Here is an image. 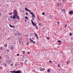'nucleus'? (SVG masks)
<instances>
[{
  "mask_svg": "<svg viewBox=\"0 0 73 73\" xmlns=\"http://www.w3.org/2000/svg\"><path fill=\"white\" fill-rule=\"evenodd\" d=\"M43 70H45V68H43Z\"/></svg>",
  "mask_w": 73,
  "mask_h": 73,
  "instance_id": "a18cd8bd",
  "label": "nucleus"
},
{
  "mask_svg": "<svg viewBox=\"0 0 73 73\" xmlns=\"http://www.w3.org/2000/svg\"><path fill=\"white\" fill-rule=\"evenodd\" d=\"M19 43H20V44H21V42L20 41H19Z\"/></svg>",
  "mask_w": 73,
  "mask_h": 73,
  "instance_id": "3c124183",
  "label": "nucleus"
},
{
  "mask_svg": "<svg viewBox=\"0 0 73 73\" xmlns=\"http://www.w3.org/2000/svg\"><path fill=\"white\" fill-rule=\"evenodd\" d=\"M49 62H50L51 63H52V62L51 61H49Z\"/></svg>",
  "mask_w": 73,
  "mask_h": 73,
  "instance_id": "72a5a7b5",
  "label": "nucleus"
},
{
  "mask_svg": "<svg viewBox=\"0 0 73 73\" xmlns=\"http://www.w3.org/2000/svg\"><path fill=\"white\" fill-rule=\"evenodd\" d=\"M49 18H50V19H51V18H52V17L50 16H50H49Z\"/></svg>",
  "mask_w": 73,
  "mask_h": 73,
  "instance_id": "bb28decb",
  "label": "nucleus"
},
{
  "mask_svg": "<svg viewBox=\"0 0 73 73\" xmlns=\"http://www.w3.org/2000/svg\"><path fill=\"white\" fill-rule=\"evenodd\" d=\"M17 56H19V54H17Z\"/></svg>",
  "mask_w": 73,
  "mask_h": 73,
  "instance_id": "c03bdc74",
  "label": "nucleus"
},
{
  "mask_svg": "<svg viewBox=\"0 0 73 73\" xmlns=\"http://www.w3.org/2000/svg\"><path fill=\"white\" fill-rule=\"evenodd\" d=\"M25 33H26V32H25Z\"/></svg>",
  "mask_w": 73,
  "mask_h": 73,
  "instance_id": "338daca9",
  "label": "nucleus"
},
{
  "mask_svg": "<svg viewBox=\"0 0 73 73\" xmlns=\"http://www.w3.org/2000/svg\"><path fill=\"white\" fill-rule=\"evenodd\" d=\"M35 17V15H34V14H33V15L32 16V17Z\"/></svg>",
  "mask_w": 73,
  "mask_h": 73,
  "instance_id": "c85d7f7f",
  "label": "nucleus"
},
{
  "mask_svg": "<svg viewBox=\"0 0 73 73\" xmlns=\"http://www.w3.org/2000/svg\"><path fill=\"white\" fill-rule=\"evenodd\" d=\"M26 36H27V37H28V35H27Z\"/></svg>",
  "mask_w": 73,
  "mask_h": 73,
  "instance_id": "4d7b16f0",
  "label": "nucleus"
},
{
  "mask_svg": "<svg viewBox=\"0 0 73 73\" xmlns=\"http://www.w3.org/2000/svg\"><path fill=\"white\" fill-rule=\"evenodd\" d=\"M62 11L64 12H65V10L64 9H62Z\"/></svg>",
  "mask_w": 73,
  "mask_h": 73,
  "instance_id": "f3484780",
  "label": "nucleus"
},
{
  "mask_svg": "<svg viewBox=\"0 0 73 73\" xmlns=\"http://www.w3.org/2000/svg\"><path fill=\"white\" fill-rule=\"evenodd\" d=\"M13 19H17V18H16V16H15V15H13Z\"/></svg>",
  "mask_w": 73,
  "mask_h": 73,
  "instance_id": "20e7f679",
  "label": "nucleus"
},
{
  "mask_svg": "<svg viewBox=\"0 0 73 73\" xmlns=\"http://www.w3.org/2000/svg\"><path fill=\"white\" fill-rule=\"evenodd\" d=\"M25 10L27 11H28V12H29V11H30V10L29 9H28L27 7H26L25 8Z\"/></svg>",
  "mask_w": 73,
  "mask_h": 73,
  "instance_id": "0eeeda50",
  "label": "nucleus"
},
{
  "mask_svg": "<svg viewBox=\"0 0 73 73\" xmlns=\"http://www.w3.org/2000/svg\"><path fill=\"white\" fill-rule=\"evenodd\" d=\"M32 24H33V25H34V26H35L36 25V24L34 22L32 23Z\"/></svg>",
  "mask_w": 73,
  "mask_h": 73,
  "instance_id": "4468645a",
  "label": "nucleus"
},
{
  "mask_svg": "<svg viewBox=\"0 0 73 73\" xmlns=\"http://www.w3.org/2000/svg\"><path fill=\"white\" fill-rule=\"evenodd\" d=\"M34 34L35 35V36H36V37L37 39H38V35H37V34H36V33H35Z\"/></svg>",
  "mask_w": 73,
  "mask_h": 73,
  "instance_id": "7ed1b4c3",
  "label": "nucleus"
},
{
  "mask_svg": "<svg viewBox=\"0 0 73 73\" xmlns=\"http://www.w3.org/2000/svg\"><path fill=\"white\" fill-rule=\"evenodd\" d=\"M18 35H20V34H18Z\"/></svg>",
  "mask_w": 73,
  "mask_h": 73,
  "instance_id": "5fc2aeb1",
  "label": "nucleus"
},
{
  "mask_svg": "<svg viewBox=\"0 0 73 73\" xmlns=\"http://www.w3.org/2000/svg\"><path fill=\"white\" fill-rule=\"evenodd\" d=\"M58 66L59 68H60V64H58Z\"/></svg>",
  "mask_w": 73,
  "mask_h": 73,
  "instance_id": "a211bd4d",
  "label": "nucleus"
},
{
  "mask_svg": "<svg viewBox=\"0 0 73 73\" xmlns=\"http://www.w3.org/2000/svg\"><path fill=\"white\" fill-rule=\"evenodd\" d=\"M0 69H2V67L0 66Z\"/></svg>",
  "mask_w": 73,
  "mask_h": 73,
  "instance_id": "e433bc0d",
  "label": "nucleus"
},
{
  "mask_svg": "<svg viewBox=\"0 0 73 73\" xmlns=\"http://www.w3.org/2000/svg\"><path fill=\"white\" fill-rule=\"evenodd\" d=\"M33 44H35V41H33Z\"/></svg>",
  "mask_w": 73,
  "mask_h": 73,
  "instance_id": "f704fd0d",
  "label": "nucleus"
},
{
  "mask_svg": "<svg viewBox=\"0 0 73 73\" xmlns=\"http://www.w3.org/2000/svg\"><path fill=\"white\" fill-rule=\"evenodd\" d=\"M13 14L15 16L17 17L18 19H20V18H19V16L17 15V10H15L14 11Z\"/></svg>",
  "mask_w": 73,
  "mask_h": 73,
  "instance_id": "f257e3e1",
  "label": "nucleus"
},
{
  "mask_svg": "<svg viewBox=\"0 0 73 73\" xmlns=\"http://www.w3.org/2000/svg\"><path fill=\"white\" fill-rule=\"evenodd\" d=\"M42 25V24L41 23H40L39 24V25Z\"/></svg>",
  "mask_w": 73,
  "mask_h": 73,
  "instance_id": "4be33fe9",
  "label": "nucleus"
},
{
  "mask_svg": "<svg viewBox=\"0 0 73 73\" xmlns=\"http://www.w3.org/2000/svg\"><path fill=\"white\" fill-rule=\"evenodd\" d=\"M66 63L67 64H69V62H68V61H67Z\"/></svg>",
  "mask_w": 73,
  "mask_h": 73,
  "instance_id": "473e14b6",
  "label": "nucleus"
},
{
  "mask_svg": "<svg viewBox=\"0 0 73 73\" xmlns=\"http://www.w3.org/2000/svg\"><path fill=\"white\" fill-rule=\"evenodd\" d=\"M25 21H26L27 22V19H25Z\"/></svg>",
  "mask_w": 73,
  "mask_h": 73,
  "instance_id": "a19ab883",
  "label": "nucleus"
},
{
  "mask_svg": "<svg viewBox=\"0 0 73 73\" xmlns=\"http://www.w3.org/2000/svg\"><path fill=\"white\" fill-rule=\"evenodd\" d=\"M52 52H53V51H52Z\"/></svg>",
  "mask_w": 73,
  "mask_h": 73,
  "instance_id": "774afa93",
  "label": "nucleus"
},
{
  "mask_svg": "<svg viewBox=\"0 0 73 73\" xmlns=\"http://www.w3.org/2000/svg\"><path fill=\"white\" fill-rule=\"evenodd\" d=\"M57 23H58V24H60V22H57Z\"/></svg>",
  "mask_w": 73,
  "mask_h": 73,
  "instance_id": "ea45409f",
  "label": "nucleus"
},
{
  "mask_svg": "<svg viewBox=\"0 0 73 73\" xmlns=\"http://www.w3.org/2000/svg\"><path fill=\"white\" fill-rule=\"evenodd\" d=\"M4 46L6 48V47L7 46V44H5V45H4Z\"/></svg>",
  "mask_w": 73,
  "mask_h": 73,
  "instance_id": "dca6fc26",
  "label": "nucleus"
},
{
  "mask_svg": "<svg viewBox=\"0 0 73 73\" xmlns=\"http://www.w3.org/2000/svg\"><path fill=\"white\" fill-rule=\"evenodd\" d=\"M29 39H30V41H31V42H33V40H32V39L31 38H29Z\"/></svg>",
  "mask_w": 73,
  "mask_h": 73,
  "instance_id": "9b49d317",
  "label": "nucleus"
},
{
  "mask_svg": "<svg viewBox=\"0 0 73 73\" xmlns=\"http://www.w3.org/2000/svg\"><path fill=\"white\" fill-rule=\"evenodd\" d=\"M25 61H26V62L27 61V60H26Z\"/></svg>",
  "mask_w": 73,
  "mask_h": 73,
  "instance_id": "6e6d98bb",
  "label": "nucleus"
},
{
  "mask_svg": "<svg viewBox=\"0 0 73 73\" xmlns=\"http://www.w3.org/2000/svg\"><path fill=\"white\" fill-rule=\"evenodd\" d=\"M72 34L71 33H70V36H72Z\"/></svg>",
  "mask_w": 73,
  "mask_h": 73,
  "instance_id": "a878e982",
  "label": "nucleus"
},
{
  "mask_svg": "<svg viewBox=\"0 0 73 73\" xmlns=\"http://www.w3.org/2000/svg\"><path fill=\"white\" fill-rule=\"evenodd\" d=\"M49 72H50V69H49L47 70V72H48V73Z\"/></svg>",
  "mask_w": 73,
  "mask_h": 73,
  "instance_id": "6ab92c4d",
  "label": "nucleus"
},
{
  "mask_svg": "<svg viewBox=\"0 0 73 73\" xmlns=\"http://www.w3.org/2000/svg\"><path fill=\"white\" fill-rule=\"evenodd\" d=\"M11 66H12L13 65V64H11Z\"/></svg>",
  "mask_w": 73,
  "mask_h": 73,
  "instance_id": "864d4df0",
  "label": "nucleus"
},
{
  "mask_svg": "<svg viewBox=\"0 0 73 73\" xmlns=\"http://www.w3.org/2000/svg\"><path fill=\"white\" fill-rule=\"evenodd\" d=\"M22 52H23V54H24V53H25V51H23Z\"/></svg>",
  "mask_w": 73,
  "mask_h": 73,
  "instance_id": "393cba45",
  "label": "nucleus"
},
{
  "mask_svg": "<svg viewBox=\"0 0 73 73\" xmlns=\"http://www.w3.org/2000/svg\"><path fill=\"white\" fill-rule=\"evenodd\" d=\"M9 25L10 27H11V28H15V26H12L10 24Z\"/></svg>",
  "mask_w": 73,
  "mask_h": 73,
  "instance_id": "9d476101",
  "label": "nucleus"
},
{
  "mask_svg": "<svg viewBox=\"0 0 73 73\" xmlns=\"http://www.w3.org/2000/svg\"><path fill=\"white\" fill-rule=\"evenodd\" d=\"M66 27H67V25H66V24L65 25V28H66Z\"/></svg>",
  "mask_w": 73,
  "mask_h": 73,
  "instance_id": "c756f323",
  "label": "nucleus"
},
{
  "mask_svg": "<svg viewBox=\"0 0 73 73\" xmlns=\"http://www.w3.org/2000/svg\"><path fill=\"white\" fill-rule=\"evenodd\" d=\"M25 19H27V20H29V18H28V17H25Z\"/></svg>",
  "mask_w": 73,
  "mask_h": 73,
  "instance_id": "2eb2a0df",
  "label": "nucleus"
},
{
  "mask_svg": "<svg viewBox=\"0 0 73 73\" xmlns=\"http://www.w3.org/2000/svg\"><path fill=\"white\" fill-rule=\"evenodd\" d=\"M73 11H71L69 12V13L70 14V15H71L73 13Z\"/></svg>",
  "mask_w": 73,
  "mask_h": 73,
  "instance_id": "1a4fd4ad",
  "label": "nucleus"
},
{
  "mask_svg": "<svg viewBox=\"0 0 73 73\" xmlns=\"http://www.w3.org/2000/svg\"><path fill=\"white\" fill-rule=\"evenodd\" d=\"M23 58H25V57L23 56Z\"/></svg>",
  "mask_w": 73,
  "mask_h": 73,
  "instance_id": "13d9d810",
  "label": "nucleus"
},
{
  "mask_svg": "<svg viewBox=\"0 0 73 73\" xmlns=\"http://www.w3.org/2000/svg\"><path fill=\"white\" fill-rule=\"evenodd\" d=\"M0 62H1V60H0Z\"/></svg>",
  "mask_w": 73,
  "mask_h": 73,
  "instance_id": "052dcab7",
  "label": "nucleus"
},
{
  "mask_svg": "<svg viewBox=\"0 0 73 73\" xmlns=\"http://www.w3.org/2000/svg\"><path fill=\"white\" fill-rule=\"evenodd\" d=\"M40 71H43V68H42V69H40Z\"/></svg>",
  "mask_w": 73,
  "mask_h": 73,
  "instance_id": "b1692460",
  "label": "nucleus"
},
{
  "mask_svg": "<svg viewBox=\"0 0 73 73\" xmlns=\"http://www.w3.org/2000/svg\"><path fill=\"white\" fill-rule=\"evenodd\" d=\"M37 18L38 20H40V18H39L38 16H37Z\"/></svg>",
  "mask_w": 73,
  "mask_h": 73,
  "instance_id": "5701e85b",
  "label": "nucleus"
},
{
  "mask_svg": "<svg viewBox=\"0 0 73 73\" xmlns=\"http://www.w3.org/2000/svg\"><path fill=\"white\" fill-rule=\"evenodd\" d=\"M31 21L32 22V23H33V21H32V20H31Z\"/></svg>",
  "mask_w": 73,
  "mask_h": 73,
  "instance_id": "c9c22d12",
  "label": "nucleus"
},
{
  "mask_svg": "<svg viewBox=\"0 0 73 73\" xmlns=\"http://www.w3.org/2000/svg\"><path fill=\"white\" fill-rule=\"evenodd\" d=\"M61 5V3H58L57 4V5L58 7H60Z\"/></svg>",
  "mask_w": 73,
  "mask_h": 73,
  "instance_id": "6e6552de",
  "label": "nucleus"
},
{
  "mask_svg": "<svg viewBox=\"0 0 73 73\" xmlns=\"http://www.w3.org/2000/svg\"><path fill=\"white\" fill-rule=\"evenodd\" d=\"M12 73H21V71L20 70H18L17 71H16V70H14L12 71Z\"/></svg>",
  "mask_w": 73,
  "mask_h": 73,
  "instance_id": "f03ea898",
  "label": "nucleus"
},
{
  "mask_svg": "<svg viewBox=\"0 0 73 73\" xmlns=\"http://www.w3.org/2000/svg\"><path fill=\"white\" fill-rule=\"evenodd\" d=\"M26 15H28V13H26Z\"/></svg>",
  "mask_w": 73,
  "mask_h": 73,
  "instance_id": "58836bf2",
  "label": "nucleus"
},
{
  "mask_svg": "<svg viewBox=\"0 0 73 73\" xmlns=\"http://www.w3.org/2000/svg\"><path fill=\"white\" fill-rule=\"evenodd\" d=\"M46 38L47 40H49V37H46Z\"/></svg>",
  "mask_w": 73,
  "mask_h": 73,
  "instance_id": "aec40b11",
  "label": "nucleus"
},
{
  "mask_svg": "<svg viewBox=\"0 0 73 73\" xmlns=\"http://www.w3.org/2000/svg\"><path fill=\"white\" fill-rule=\"evenodd\" d=\"M42 15H45V13H42Z\"/></svg>",
  "mask_w": 73,
  "mask_h": 73,
  "instance_id": "7c9ffc66",
  "label": "nucleus"
},
{
  "mask_svg": "<svg viewBox=\"0 0 73 73\" xmlns=\"http://www.w3.org/2000/svg\"><path fill=\"white\" fill-rule=\"evenodd\" d=\"M61 53H62V52H61Z\"/></svg>",
  "mask_w": 73,
  "mask_h": 73,
  "instance_id": "e2e57ef3",
  "label": "nucleus"
},
{
  "mask_svg": "<svg viewBox=\"0 0 73 73\" xmlns=\"http://www.w3.org/2000/svg\"><path fill=\"white\" fill-rule=\"evenodd\" d=\"M1 57L0 56V59H1Z\"/></svg>",
  "mask_w": 73,
  "mask_h": 73,
  "instance_id": "8fccbe9b",
  "label": "nucleus"
},
{
  "mask_svg": "<svg viewBox=\"0 0 73 73\" xmlns=\"http://www.w3.org/2000/svg\"><path fill=\"white\" fill-rule=\"evenodd\" d=\"M58 42H59V45H61V40H58Z\"/></svg>",
  "mask_w": 73,
  "mask_h": 73,
  "instance_id": "423d86ee",
  "label": "nucleus"
},
{
  "mask_svg": "<svg viewBox=\"0 0 73 73\" xmlns=\"http://www.w3.org/2000/svg\"><path fill=\"white\" fill-rule=\"evenodd\" d=\"M14 49V47H13V46H11V50H13Z\"/></svg>",
  "mask_w": 73,
  "mask_h": 73,
  "instance_id": "39448f33",
  "label": "nucleus"
},
{
  "mask_svg": "<svg viewBox=\"0 0 73 73\" xmlns=\"http://www.w3.org/2000/svg\"><path fill=\"white\" fill-rule=\"evenodd\" d=\"M10 18L11 19H13V17L12 15L10 16Z\"/></svg>",
  "mask_w": 73,
  "mask_h": 73,
  "instance_id": "412c9836",
  "label": "nucleus"
},
{
  "mask_svg": "<svg viewBox=\"0 0 73 73\" xmlns=\"http://www.w3.org/2000/svg\"><path fill=\"white\" fill-rule=\"evenodd\" d=\"M7 63L8 64H10L11 63L10 61H7Z\"/></svg>",
  "mask_w": 73,
  "mask_h": 73,
  "instance_id": "ddd939ff",
  "label": "nucleus"
},
{
  "mask_svg": "<svg viewBox=\"0 0 73 73\" xmlns=\"http://www.w3.org/2000/svg\"><path fill=\"white\" fill-rule=\"evenodd\" d=\"M12 13H10V15H12Z\"/></svg>",
  "mask_w": 73,
  "mask_h": 73,
  "instance_id": "09e8293b",
  "label": "nucleus"
},
{
  "mask_svg": "<svg viewBox=\"0 0 73 73\" xmlns=\"http://www.w3.org/2000/svg\"><path fill=\"white\" fill-rule=\"evenodd\" d=\"M29 44V43H27V45H28Z\"/></svg>",
  "mask_w": 73,
  "mask_h": 73,
  "instance_id": "4c0bfd02",
  "label": "nucleus"
},
{
  "mask_svg": "<svg viewBox=\"0 0 73 73\" xmlns=\"http://www.w3.org/2000/svg\"><path fill=\"white\" fill-rule=\"evenodd\" d=\"M40 68H41V67H40Z\"/></svg>",
  "mask_w": 73,
  "mask_h": 73,
  "instance_id": "680f3d73",
  "label": "nucleus"
},
{
  "mask_svg": "<svg viewBox=\"0 0 73 73\" xmlns=\"http://www.w3.org/2000/svg\"><path fill=\"white\" fill-rule=\"evenodd\" d=\"M29 13L30 14H31V15H33V12H31V11L30 10V11H29Z\"/></svg>",
  "mask_w": 73,
  "mask_h": 73,
  "instance_id": "f8f14e48",
  "label": "nucleus"
},
{
  "mask_svg": "<svg viewBox=\"0 0 73 73\" xmlns=\"http://www.w3.org/2000/svg\"><path fill=\"white\" fill-rule=\"evenodd\" d=\"M15 66H17V65H16V63L15 64Z\"/></svg>",
  "mask_w": 73,
  "mask_h": 73,
  "instance_id": "79ce46f5",
  "label": "nucleus"
},
{
  "mask_svg": "<svg viewBox=\"0 0 73 73\" xmlns=\"http://www.w3.org/2000/svg\"><path fill=\"white\" fill-rule=\"evenodd\" d=\"M30 35H31V34L30 33Z\"/></svg>",
  "mask_w": 73,
  "mask_h": 73,
  "instance_id": "69168bd1",
  "label": "nucleus"
},
{
  "mask_svg": "<svg viewBox=\"0 0 73 73\" xmlns=\"http://www.w3.org/2000/svg\"><path fill=\"white\" fill-rule=\"evenodd\" d=\"M0 49H1V50H3V48H2V47H1L0 48Z\"/></svg>",
  "mask_w": 73,
  "mask_h": 73,
  "instance_id": "2f4dec72",
  "label": "nucleus"
},
{
  "mask_svg": "<svg viewBox=\"0 0 73 73\" xmlns=\"http://www.w3.org/2000/svg\"><path fill=\"white\" fill-rule=\"evenodd\" d=\"M21 65H23V62H21Z\"/></svg>",
  "mask_w": 73,
  "mask_h": 73,
  "instance_id": "37998d69",
  "label": "nucleus"
},
{
  "mask_svg": "<svg viewBox=\"0 0 73 73\" xmlns=\"http://www.w3.org/2000/svg\"><path fill=\"white\" fill-rule=\"evenodd\" d=\"M65 1V0H63V1Z\"/></svg>",
  "mask_w": 73,
  "mask_h": 73,
  "instance_id": "bf43d9fd",
  "label": "nucleus"
},
{
  "mask_svg": "<svg viewBox=\"0 0 73 73\" xmlns=\"http://www.w3.org/2000/svg\"><path fill=\"white\" fill-rule=\"evenodd\" d=\"M9 52V50L7 49V52Z\"/></svg>",
  "mask_w": 73,
  "mask_h": 73,
  "instance_id": "cd10ccee",
  "label": "nucleus"
},
{
  "mask_svg": "<svg viewBox=\"0 0 73 73\" xmlns=\"http://www.w3.org/2000/svg\"><path fill=\"white\" fill-rule=\"evenodd\" d=\"M58 48H60L59 46H58Z\"/></svg>",
  "mask_w": 73,
  "mask_h": 73,
  "instance_id": "de8ad7c7",
  "label": "nucleus"
},
{
  "mask_svg": "<svg viewBox=\"0 0 73 73\" xmlns=\"http://www.w3.org/2000/svg\"><path fill=\"white\" fill-rule=\"evenodd\" d=\"M28 54H29V52H28Z\"/></svg>",
  "mask_w": 73,
  "mask_h": 73,
  "instance_id": "603ef678",
  "label": "nucleus"
},
{
  "mask_svg": "<svg viewBox=\"0 0 73 73\" xmlns=\"http://www.w3.org/2000/svg\"><path fill=\"white\" fill-rule=\"evenodd\" d=\"M36 28V29H38V28Z\"/></svg>",
  "mask_w": 73,
  "mask_h": 73,
  "instance_id": "0e129e2a",
  "label": "nucleus"
},
{
  "mask_svg": "<svg viewBox=\"0 0 73 73\" xmlns=\"http://www.w3.org/2000/svg\"><path fill=\"white\" fill-rule=\"evenodd\" d=\"M12 71H10L9 72H10V73H12Z\"/></svg>",
  "mask_w": 73,
  "mask_h": 73,
  "instance_id": "49530a36",
  "label": "nucleus"
}]
</instances>
